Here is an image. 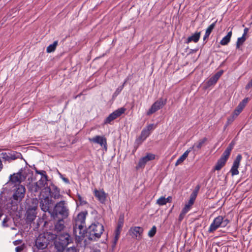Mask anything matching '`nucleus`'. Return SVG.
Masks as SVG:
<instances>
[{"mask_svg":"<svg viewBox=\"0 0 252 252\" xmlns=\"http://www.w3.org/2000/svg\"><path fill=\"white\" fill-rule=\"evenodd\" d=\"M87 212H82L79 213L74 220L73 224V234L78 241H81L84 237L86 226L85 220Z\"/></svg>","mask_w":252,"mask_h":252,"instance_id":"f257e3e1","label":"nucleus"},{"mask_svg":"<svg viewBox=\"0 0 252 252\" xmlns=\"http://www.w3.org/2000/svg\"><path fill=\"white\" fill-rule=\"evenodd\" d=\"M103 231L104 227L103 225L96 222L92 223L87 230H86L85 233L89 240H96L101 237Z\"/></svg>","mask_w":252,"mask_h":252,"instance_id":"f03ea898","label":"nucleus"},{"mask_svg":"<svg viewBox=\"0 0 252 252\" xmlns=\"http://www.w3.org/2000/svg\"><path fill=\"white\" fill-rule=\"evenodd\" d=\"M69 209L66 205L65 201H61L57 203L51 213V216L54 219L61 217V219H66L69 215Z\"/></svg>","mask_w":252,"mask_h":252,"instance_id":"7ed1b4c3","label":"nucleus"},{"mask_svg":"<svg viewBox=\"0 0 252 252\" xmlns=\"http://www.w3.org/2000/svg\"><path fill=\"white\" fill-rule=\"evenodd\" d=\"M56 240L55 246L59 251L63 250L69 244L72 242L70 235L67 232H62L56 234Z\"/></svg>","mask_w":252,"mask_h":252,"instance_id":"20e7f679","label":"nucleus"},{"mask_svg":"<svg viewBox=\"0 0 252 252\" xmlns=\"http://www.w3.org/2000/svg\"><path fill=\"white\" fill-rule=\"evenodd\" d=\"M28 170L21 168L17 173L10 175L9 182L15 185H20V184L25 180L27 177Z\"/></svg>","mask_w":252,"mask_h":252,"instance_id":"39448f33","label":"nucleus"},{"mask_svg":"<svg viewBox=\"0 0 252 252\" xmlns=\"http://www.w3.org/2000/svg\"><path fill=\"white\" fill-rule=\"evenodd\" d=\"M229 222V221L228 219H224V218L221 216H219L213 220V221L209 228L208 232L213 233L220 227H225Z\"/></svg>","mask_w":252,"mask_h":252,"instance_id":"423d86ee","label":"nucleus"},{"mask_svg":"<svg viewBox=\"0 0 252 252\" xmlns=\"http://www.w3.org/2000/svg\"><path fill=\"white\" fill-rule=\"evenodd\" d=\"M166 103V99L162 98L158 99L155 102L147 112V115L148 116L155 113L158 110H159Z\"/></svg>","mask_w":252,"mask_h":252,"instance_id":"0eeeda50","label":"nucleus"},{"mask_svg":"<svg viewBox=\"0 0 252 252\" xmlns=\"http://www.w3.org/2000/svg\"><path fill=\"white\" fill-rule=\"evenodd\" d=\"M126 111V108L121 107L114 111L113 113L110 114L104 120V124H111V122L117 119V118L121 116Z\"/></svg>","mask_w":252,"mask_h":252,"instance_id":"6e6552de","label":"nucleus"},{"mask_svg":"<svg viewBox=\"0 0 252 252\" xmlns=\"http://www.w3.org/2000/svg\"><path fill=\"white\" fill-rule=\"evenodd\" d=\"M0 156L2 159L4 161H8L10 162L11 160L19 158L21 154L20 153H17L15 151H10L8 152H2L0 154Z\"/></svg>","mask_w":252,"mask_h":252,"instance_id":"1a4fd4ad","label":"nucleus"},{"mask_svg":"<svg viewBox=\"0 0 252 252\" xmlns=\"http://www.w3.org/2000/svg\"><path fill=\"white\" fill-rule=\"evenodd\" d=\"M25 191L26 189L24 186L18 185L15 189L13 198L17 201H21L25 196Z\"/></svg>","mask_w":252,"mask_h":252,"instance_id":"9d476101","label":"nucleus"},{"mask_svg":"<svg viewBox=\"0 0 252 252\" xmlns=\"http://www.w3.org/2000/svg\"><path fill=\"white\" fill-rule=\"evenodd\" d=\"M49 244V240L44 234H40L35 241V245L38 249H45Z\"/></svg>","mask_w":252,"mask_h":252,"instance_id":"9b49d317","label":"nucleus"},{"mask_svg":"<svg viewBox=\"0 0 252 252\" xmlns=\"http://www.w3.org/2000/svg\"><path fill=\"white\" fill-rule=\"evenodd\" d=\"M37 206L28 208L26 212V221L28 223L33 221L36 217Z\"/></svg>","mask_w":252,"mask_h":252,"instance_id":"f8f14e48","label":"nucleus"},{"mask_svg":"<svg viewBox=\"0 0 252 252\" xmlns=\"http://www.w3.org/2000/svg\"><path fill=\"white\" fill-rule=\"evenodd\" d=\"M242 158L241 155L238 154L234 160L232 166L230 169L232 176L237 175L239 174L238 168L239 167L240 163Z\"/></svg>","mask_w":252,"mask_h":252,"instance_id":"ddd939ff","label":"nucleus"},{"mask_svg":"<svg viewBox=\"0 0 252 252\" xmlns=\"http://www.w3.org/2000/svg\"><path fill=\"white\" fill-rule=\"evenodd\" d=\"M52 204V200L50 199L49 197H46L43 199H42L40 201V207L41 209L45 212H49L50 213V207L51 204Z\"/></svg>","mask_w":252,"mask_h":252,"instance_id":"4468645a","label":"nucleus"},{"mask_svg":"<svg viewBox=\"0 0 252 252\" xmlns=\"http://www.w3.org/2000/svg\"><path fill=\"white\" fill-rule=\"evenodd\" d=\"M89 140L90 142L99 144L101 146H104L106 148L107 140L104 136L96 135L92 138H89Z\"/></svg>","mask_w":252,"mask_h":252,"instance_id":"2eb2a0df","label":"nucleus"},{"mask_svg":"<svg viewBox=\"0 0 252 252\" xmlns=\"http://www.w3.org/2000/svg\"><path fill=\"white\" fill-rule=\"evenodd\" d=\"M143 232V229L139 226L132 227L130 228L129 232L130 235L133 238L138 240L140 239Z\"/></svg>","mask_w":252,"mask_h":252,"instance_id":"dca6fc26","label":"nucleus"},{"mask_svg":"<svg viewBox=\"0 0 252 252\" xmlns=\"http://www.w3.org/2000/svg\"><path fill=\"white\" fill-rule=\"evenodd\" d=\"M155 158V155L151 153L147 154L146 156L142 157L140 159L137 166V168L144 167L148 161L153 160Z\"/></svg>","mask_w":252,"mask_h":252,"instance_id":"f3484780","label":"nucleus"},{"mask_svg":"<svg viewBox=\"0 0 252 252\" xmlns=\"http://www.w3.org/2000/svg\"><path fill=\"white\" fill-rule=\"evenodd\" d=\"M64 219L61 218L55 223L54 231L56 233L55 234L62 233L65 228Z\"/></svg>","mask_w":252,"mask_h":252,"instance_id":"a211bd4d","label":"nucleus"},{"mask_svg":"<svg viewBox=\"0 0 252 252\" xmlns=\"http://www.w3.org/2000/svg\"><path fill=\"white\" fill-rule=\"evenodd\" d=\"M94 195L100 203H105L106 199L107 194L103 190H99L96 189H94Z\"/></svg>","mask_w":252,"mask_h":252,"instance_id":"6ab92c4d","label":"nucleus"},{"mask_svg":"<svg viewBox=\"0 0 252 252\" xmlns=\"http://www.w3.org/2000/svg\"><path fill=\"white\" fill-rule=\"evenodd\" d=\"M222 74V71H219L211 77L207 82V87H209L215 84Z\"/></svg>","mask_w":252,"mask_h":252,"instance_id":"aec40b11","label":"nucleus"},{"mask_svg":"<svg viewBox=\"0 0 252 252\" xmlns=\"http://www.w3.org/2000/svg\"><path fill=\"white\" fill-rule=\"evenodd\" d=\"M235 145V143L233 141H232L228 146L227 148L225 149V150L224 151L222 155L221 156L220 158H223L225 160L227 161L231 153V152L233 148V147Z\"/></svg>","mask_w":252,"mask_h":252,"instance_id":"412c9836","label":"nucleus"},{"mask_svg":"<svg viewBox=\"0 0 252 252\" xmlns=\"http://www.w3.org/2000/svg\"><path fill=\"white\" fill-rule=\"evenodd\" d=\"M149 136V133L143 129L140 135L136 139L135 142L137 145L141 144Z\"/></svg>","mask_w":252,"mask_h":252,"instance_id":"4be33fe9","label":"nucleus"},{"mask_svg":"<svg viewBox=\"0 0 252 252\" xmlns=\"http://www.w3.org/2000/svg\"><path fill=\"white\" fill-rule=\"evenodd\" d=\"M207 141V138L206 137H204L202 139H199L193 144L194 148H195V150H196V153L199 152Z\"/></svg>","mask_w":252,"mask_h":252,"instance_id":"5701e85b","label":"nucleus"},{"mask_svg":"<svg viewBox=\"0 0 252 252\" xmlns=\"http://www.w3.org/2000/svg\"><path fill=\"white\" fill-rule=\"evenodd\" d=\"M200 37V32H196L192 35L189 36L186 42V43H189V42L193 41L195 43L197 42Z\"/></svg>","mask_w":252,"mask_h":252,"instance_id":"b1692460","label":"nucleus"},{"mask_svg":"<svg viewBox=\"0 0 252 252\" xmlns=\"http://www.w3.org/2000/svg\"><path fill=\"white\" fill-rule=\"evenodd\" d=\"M27 186L29 190L32 192H37L41 189L36 182L33 184H29Z\"/></svg>","mask_w":252,"mask_h":252,"instance_id":"393cba45","label":"nucleus"},{"mask_svg":"<svg viewBox=\"0 0 252 252\" xmlns=\"http://www.w3.org/2000/svg\"><path fill=\"white\" fill-rule=\"evenodd\" d=\"M226 161H227L225 160L223 158H220L217 161V162L214 168V170H220L222 167L225 165Z\"/></svg>","mask_w":252,"mask_h":252,"instance_id":"a878e982","label":"nucleus"},{"mask_svg":"<svg viewBox=\"0 0 252 252\" xmlns=\"http://www.w3.org/2000/svg\"><path fill=\"white\" fill-rule=\"evenodd\" d=\"M232 32H228L226 36H225L222 40L220 41V44L221 45H226L228 44L230 41L231 37L232 36Z\"/></svg>","mask_w":252,"mask_h":252,"instance_id":"bb28decb","label":"nucleus"},{"mask_svg":"<svg viewBox=\"0 0 252 252\" xmlns=\"http://www.w3.org/2000/svg\"><path fill=\"white\" fill-rule=\"evenodd\" d=\"M58 41H55L53 44L49 45L46 49V51L47 53H51L54 51L56 49V47L58 45Z\"/></svg>","mask_w":252,"mask_h":252,"instance_id":"cd10ccee","label":"nucleus"},{"mask_svg":"<svg viewBox=\"0 0 252 252\" xmlns=\"http://www.w3.org/2000/svg\"><path fill=\"white\" fill-rule=\"evenodd\" d=\"M47 176H45V178H42L38 181L36 182L37 184H38V185L39 187H40L41 189H42V188L45 186V184H46V181L47 180Z\"/></svg>","mask_w":252,"mask_h":252,"instance_id":"c85d7f7f","label":"nucleus"},{"mask_svg":"<svg viewBox=\"0 0 252 252\" xmlns=\"http://www.w3.org/2000/svg\"><path fill=\"white\" fill-rule=\"evenodd\" d=\"M242 104H239L237 108L235 109L233 113H232L235 116L237 117L243 109Z\"/></svg>","mask_w":252,"mask_h":252,"instance_id":"c756f323","label":"nucleus"},{"mask_svg":"<svg viewBox=\"0 0 252 252\" xmlns=\"http://www.w3.org/2000/svg\"><path fill=\"white\" fill-rule=\"evenodd\" d=\"M246 40V38L245 36H244V35H242L241 37H239L236 43V48H239L240 46L242 45Z\"/></svg>","mask_w":252,"mask_h":252,"instance_id":"7c9ffc66","label":"nucleus"},{"mask_svg":"<svg viewBox=\"0 0 252 252\" xmlns=\"http://www.w3.org/2000/svg\"><path fill=\"white\" fill-rule=\"evenodd\" d=\"M51 196L52 197H53L54 199H59L61 196L60 193V190L58 189L57 188L55 189V191L54 192H51Z\"/></svg>","mask_w":252,"mask_h":252,"instance_id":"2f4dec72","label":"nucleus"},{"mask_svg":"<svg viewBox=\"0 0 252 252\" xmlns=\"http://www.w3.org/2000/svg\"><path fill=\"white\" fill-rule=\"evenodd\" d=\"M124 215H121L119 217L118 222L117 224V227H118L119 228H122L124 224Z\"/></svg>","mask_w":252,"mask_h":252,"instance_id":"473e14b6","label":"nucleus"},{"mask_svg":"<svg viewBox=\"0 0 252 252\" xmlns=\"http://www.w3.org/2000/svg\"><path fill=\"white\" fill-rule=\"evenodd\" d=\"M193 202L189 201L182 210L188 213L190 210L191 207L192 205L193 204Z\"/></svg>","mask_w":252,"mask_h":252,"instance_id":"72a5a7b5","label":"nucleus"},{"mask_svg":"<svg viewBox=\"0 0 252 252\" xmlns=\"http://www.w3.org/2000/svg\"><path fill=\"white\" fill-rule=\"evenodd\" d=\"M157 203L159 206H163L165 205L167 203L166 202L165 197L163 196L160 197L157 200Z\"/></svg>","mask_w":252,"mask_h":252,"instance_id":"f704fd0d","label":"nucleus"},{"mask_svg":"<svg viewBox=\"0 0 252 252\" xmlns=\"http://www.w3.org/2000/svg\"><path fill=\"white\" fill-rule=\"evenodd\" d=\"M236 117H237L235 116V115H234L233 114H232V115L228 117L227 121V122L225 125V126H227L231 124L234 121V120L236 118Z\"/></svg>","mask_w":252,"mask_h":252,"instance_id":"c9c22d12","label":"nucleus"},{"mask_svg":"<svg viewBox=\"0 0 252 252\" xmlns=\"http://www.w3.org/2000/svg\"><path fill=\"white\" fill-rule=\"evenodd\" d=\"M216 25V22L211 24L208 28L206 30L205 33L207 34L210 35L213 31V30L214 29Z\"/></svg>","mask_w":252,"mask_h":252,"instance_id":"e433bc0d","label":"nucleus"},{"mask_svg":"<svg viewBox=\"0 0 252 252\" xmlns=\"http://www.w3.org/2000/svg\"><path fill=\"white\" fill-rule=\"evenodd\" d=\"M157 231V227L156 226H153L151 229L148 232V236L150 237H153L156 234Z\"/></svg>","mask_w":252,"mask_h":252,"instance_id":"4c0bfd02","label":"nucleus"},{"mask_svg":"<svg viewBox=\"0 0 252 252\" xmlns=\"http://www.w3.org/2000/svg\"><path fill=\"white\" fill-rule=\"evenodd\" d=\"M197 190H193V192L191 193V194L190 195L189 201L194 203V201L196 199V197L197 196Z\"/></svg>","mask_w":252,"mask_h":252,"instance_id":"58836bf2","label":"nucleus"},{"mask_svg":"<svg viewBox=\"0 0 252 252\" xmlns=\"http://www.w3.org/2000/svg\"><path fill=\"white\" fill-rule=\"evenodd\" d=\"M124 89V85L119 87L113 94V97H116Z\"/></svg>","mask_w":252,"mask_h":252,"instance_id":"ea45409f","label":"nucleus"},{"mask_svg":"<svg viewBox=\"0 0 252 252\" xmlns=\"http://www.w3.org/2000/svg\"><path fill=\"white\" fill-rule=\"evenodd\" d=\"M155 128V126L154 124H150L148 126H147L145 128H144L143 129L145 130L147 133H149V134H150V131L153 130Z\"/></svg>","mask_w":252,"mask_h":252,"instance_id":"a19ab883","label":"nucleus"},{"mask_svg":"<svg viewBox=\"0 0 252 252\" xmlns=\"http://www.w3.org/2000/svg\"><path fill=\"white\" fill-rule=\"evenodd\" d=\"M185 159L186 158H184L182 155L176 161L175 163V166H178L181 164Z\"/></svg>","mask_w":252,"mask_h":252,"instance_id":"79ce46f5","label":"nucleus"},{"mask_svg":"<svg viewBox=\"0 0 252 252\" xmlns=\"http://www.w3.org/2000/svg\"><path fill=\"white\" fill-rule=\"evenodd\" d=\"M187 213V212L182 210L179 217V220L181 221L184 218L185 216Z\"/></svg>","mask_w":252,"mask_h":252,"instance_id":"37998d69","label":"nucleus"},{"mask_svg":"<svg viewBox=\"0 0 252 252\" xmlns=\"http://www.w3.org/2000/svg\"><path fill=\"white\" fill-rule=\"evenodd\" d=\"M35 172L37 174H40L43 177L42 178H45V176H47L46 174V172L44 170H36Z\"/></svg>","mask_w":252,"mask_h":252,"instance_id":"c03bdc74","label":"nucleus"},{"mask_svg":"<svg viewBox=\"0 0 252 252\" xmlns=\"http://www.w3.org/2000/svg\"><path fill=\"white\" fill-rule=\"evenodd\" d=\"M120 237V234H115V237L114 239V245H115L117 243Z\"/></svg>","mask_w":252,"mask_h":252,"instance_id":"a18cd8bd","label":"nucleus"},{"mask_svg":"<svg viewBox=\"0 0 252 252\" xmlns=\"http://www.w3.org/2000/svg\"><path fill=\"white\" fill-rule=\"evenodd\" d=\"M23 249H24V246H20L17 247L15 249V251L16 252H20L21 251H23Z\"/></svg>","mask_w":252,"mask_h":252,"instance_id":"49530a36","label":"nucleus"},{"mask_svg":"<svg viewBox=\"0 0 252 252\" xmlns=\"http://www.w3.org/2000/svg\"><path fill=\"white\" fill-rule=\"evenodd\" d=\"M248 102V98H245L243 100L242 102H241L239 104H242L243 108H244L246 104Z\"/></svg>","mask_w":252,"mask_h":252,"instance_id":"de8ad7c7","label":"nucleus"},{"mask_svg":"<svg viewBox=\"0 0 252 252\" xmlns=\"http://www.w3.org/2000/svg\"><path fill=\"white\" fill-rule=\"evenodd\" d=\"M187 151H189V153H190L191 151H193L194 154L197 153L196 152V150H195V148H194L193 145L191 147H190L187 150Z\"/></svg>","mask_w":252,"mask_h":252,"instance_id":"09e8293b","label":"nucleus"},{"mask_svg":"<svg viewBox=\"0 0 252 252\" xmlns=\"http://www.w3.org/2000/svg\"><path fill=\"white\" fill-rule=\"evenodd\" d=\"M251 87H252V78L251 81L250 82H249L248 84L246 85V89L247 90H248Z\"/></svg>","mask_w":252,"mask_h":252,"instance_id":"8fccbe9b","label":"nucleus"},{"mask_svg":"<svg viewBox=\"0 0 252 252\" xmlns=\"http://www.w3.org/2000/svg\"><path fill=\"white\" fill-rule=\"evenodd\" d=\"M121 230H122V228H119L118 227H117L115 231V234H118L120 235Z\"/></svg>","mask_w":252,"mask_h":252,"instance_id":"3c124183","label":"nucleus"},{"mask_svg":"<svg viewBox=\"0 0 252 252\" xmlns=\"http://www.w3.org/2000/svg\"><path fill=\"white\" fill-rule=\"evenodd\" d=\"M248 31L249 29L248 28H245L244 30V33L243 34V35H244V36H245L247 35Z\"/></svg>","mask_w":252,"mask_h":252,"instance_id":"603ef678","label":"nucleus"},{"mask_svg":"<svg viewBox=\"0 0 252 252\" xmlns=\"http://www.w3.org/2000/svg\"><path fill=\"white\" fill-rule=\"evenodd\" d=\"M189 152L187 150L182 155V156L185 158H186L188 155H189Z\"/></svg>","mask_w":252,"mask_h":252,"instance_id":"864d4df0","label":"nucleus"},{"mask_svg":"<svg viewBox=\"0 0 252 252\" xmlns=\"http://www.w3.org/2000/svg\"><path fill=\"white\" fill-rule=\"evenodd\" d=\"M189 152L187 150L182 155V156L185 158H186L188 155H189Z\"/></svg>","mask_w":252,"mask_h":252,"instance_id":"5fc2aeb1","label":"nucleus"},{"mask_svg":"<svg viewBox=\"0 0 252 252\" xmlns=\"http://www.w3.org/2000/svg\"><path fill=\"white\" fill-rule=\"evenodd\" d=\"M66 252H76V251L75 248H71L68 249Z\"/></svg>","mask_w":252,"mask_h":252,"instance_id":"6e6d98bb","label":"nucleus"},{"mask_svg":"<svg viewBox=\"0 0 252 252\" xmlns=\"http://www.w3.org/2000/svg\"><path fill=\"white\" fill-rule=\"evenodd\" d=\"M62 179L65 183H66V184L69 183V180L67 178L62 177Z\"/></svg>","mask_w":252,"mask_h":252,"instance_id":"4d7b16f0","label":"nucleus"},{"mask_svg":"<svg viewBox=\"0 0 252 252\" xmlns=\"http://www.w3.org/2000/svg\"><path fill=\"white\" fill-rule=\"evenodd\" d=\"M77 197H78V200L81 202V203H83L84 201H83V199H82L81 196L79 194H78Z\"/></svg>","mask_w":252,"mask_h":252,"instance_id":"13d9d810","label":"nucleus"},{"mask_svg":"<svg viewBox=\"0 0 252 252\" xmlns=\"http://www.w3.org/2000/svg\"><path fill=\"white\" fill-rule=\"evenodd\" d=\"M166 202H170L171 201L172 197L171 196H168L167 198H165Z\"/></svg>","mask_w":252,"mask_h":252,"instance_id":"bf43d9fd","label":"nucleus"},{"mask_svg":"<svg viewBox=\"0 0 252 252\" xmlns=\"http://www.w3.org/2000/svg\"><path fill=\"white\" fill-rule=\"evenodd\" d=\"M3 164H2V161L1 160V159H0V172L2 170V169H3Z\"/></svg>","mask_w":252,"mask_h":252,"instance_id":"052dcab7","label":"nucleus"},{"mask_svg":"<svg viewBox=\"0 0 252 252\" xmlns=\"http://www.w3.org/2000/svg\"><path fill=\"white\" fill-rule=\"evenodd\" d=\"M210 35L207 34L206 33H205V35L203 37V40H205L206 38H208Z\"/></svg>","mask_w":252,"mask_h":252,"instance_id":"680f3d73","label":"nucleus"},{"mask_svg":"<svg viewBox=\"0 0 252 252\" xmlns=\"http://www.w3.org/2000/svg\"><path fill=\"white\" fill-rule=\"evenodd\" d=\"M200 187L199 186H197L194 190H197V193H198V190L199 189Z\"/></svg>","mask_w":252,"mask_h":252,"instance_id":"e2e57ef3","label":"nucleus"},{"mask_svg":"<svg viewBox=\"0 0 252 252\" xmlns=\"http://www.w3.org/2000/svg\"><path fill=\"white\" fill-rule=\"evenodd\" d=\"M126 81H127V79H126L125 81H124V82L123 83L122 85H124V87L125 86Z\"/></svg>","mask_w":252,"mask_h":252,"instance_id":"0e129e2a","label":"nucleus"},{"mask_svg":"<svg viewBox=\"0 0 252 252\" xmlns=\"http://www.w3.org/2000/svg\"><path fill=\"white\" fill-rule=\"evenodd\" d=\"M93 252H101L99 250H94Z\"/></svg>","mask_w":252,"mask_h":252,"instance_id":"69168bd1","label":"nucleus"},{"mask_svg":"<svg viewBox=\"0 0 252 252\" xmlns=\"http://www.w3.org/2000/svg\"><path fill=\"white\" fill-rule=\"evenodd\" d=\"M19 244V243H18V242H17V241H14V244L15 245H17V244Z\"/></svg>","mask_w":252,"mask_h":252,"instance_id":"338daca9","label":"nucleus"},{"mask_svg":"<svg viewBox=\"0 0 252 252\" xmlns=\"http://www.w3.org/2000/svg\"><path fill=\"white\" fill-rule=\"evenodd\" d=\"M86 202L84 201V204H86Z\"/></svg>","mask_w":252,"mask_h":252,"instance_id":"774afa93","label":"nucleus"}]
</instances>
